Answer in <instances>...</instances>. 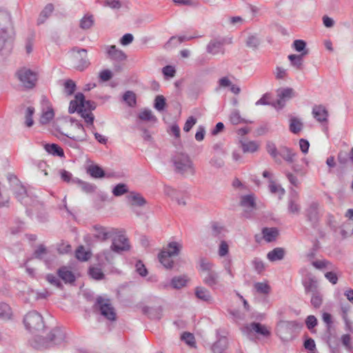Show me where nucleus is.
<instances>
[{
	"label": "nucleus",
	"instance_id": "obj_10",
	"mask_svg": "<svg viewBox=\"0 0 353 353\" xmlns=\"http://www.w3.org/2000/svg\"><path fill=\"white\" fill-rule=\"evenodd\" d=\"M72 132L69 134H64L67 137L75 141H85L87 140V133L81 123L77 121L71 119L70 123ZM63 134V133H62Z\"/></svg>",
	"mask_w": 353,
	"mask_h": 353
},
{
	"label": "nucleus",
	"instance_id": "obj_4",
	"mask_svg": "<svg viewBox=\"0 0 353 353\" xmlns=\"http://www.w3.org/2000/svg\"><path fill=\"white\" fill-rule=\"evenodd\" d=\"M301 327L302 324L296 321H282L276 325V334L283 341H289Z\"/></svg>",
	"mask_w": 353,
	"mask_h": 353
},
{
	"label": "nucleus",
	"instance_id": "obj_27",
	"mask_svg": "<svg viewBox=\"0 0 353 353\" xmlns=\"http://www.w3.org/2000/svg\"><path fill=\"white\" fill-rule=\"evenodd\" d=\"M262 234L266 242L275 241L279 235V230L276 228H264L262 230Z\"/></svg>",
	"mask_w": 353,
	"mask_h": 353
},
{
	"label": "nucleus",
	"instance_id": "obj_57",
	"mask_svg": "<svg viewBox=\"0 0 353 353\" xmlns=\"http://www.w3.org/2000/svg\"><path fill=\"white\" fill-rule=\"evenodd\" d=\"M181 339L189 346L195 347V339L192 334L190 332H184L181 335Z\"/></svg>",
	"mask_w": 353,
	"mask_h": 353
},
{
	"label": "nucleus",
	"instance_id": "obj_14",
	"mask_svg": "<svg viewBox=\"0 0 353 353\" xmlns=\"http://www.w3.org/2000/svg\"><path fill=\"white\" fill-rule=\"evenodd\" d=\"M77 53L74 56L75 68L79 71H83L90 65L85 49L74 48Z\"/></svg>",
	"mask_w": 353,
	"mask_h": 353
},
{
	"label": "nucleus",
	"instance_id": "obj_13",
	"mask_svg": "<svg viewBox=\"0 0 353 353\" xmlns=\"http://www.w3.org/2000/svg\"><path fill=\"white\" fill-rule=\"evenodd\" d=\"M94 232V237L99 241H105L117 234V229L94 225L92 227Z\"/></svg>",
	"mask_w": 353,
	"mask_h": 353
},
{
	"label": "nucleus",
	"instance_id": "obj_47",
	"mask_svg": "<svg viewBox=\"0 0 353 353\" xmlns=\"http://www.w3.org/2000/svg\"><path fill=\"white\" fill-rule=\"evenodd\" d=\"M88 173L94 178H101L105 175V172L103 169L97 165L89 166L88 168Z\"/></svg>",
	"mask_w": 353,
	"mask_h": 353
},
{
	"label": "nucleus",
	"instance_id": "obj_30",
	"mask_svg": "<svg viewBox=\"0 0 353 353\" xmlns=\"http://www.w3.org/2000/svg\"><path fill=\"white\" fill-rule=\"evenodd\" d=\"M303 128V123L300 119L292 117L290 119V131L295 134H299Z\"/></svg>",
	"mask_w": 353,
	"mask_h": 353
},
{
	"label": "nucleus",
	"instance_id": "obj_1",
	"mask_svg": "<svg viewBox=\"0 0 353 353\" xmlns=\"http://www.w3.org/2000/svg\"><path fill=\"white\" fill-rule=\"evenodd\" d=\"M96 108V104L94 101L85 100L84 95L79 92L75 95L74 100L70 103L69 112H79L85 121L90 124L94 128V116L92 111Z\"/></svg>",
	"mask_w": 353,
	"mask_h": 353
},
{
	"label": "nucleus",
	"instance_id": "obj_49",
	"mask_svg": "<svg viewBox=\"0 0 353 353\" xmlns=\"http://www.w3.org/2000/svg\"><path fill=\"white\" fill-rule=\"evenodd\" d=\"M123 99L130 107H134L137 103L136 95L132 91H126L123 96Z\"/></svg>",
	"mask_w": 353,
	"mask_h": 353
},
{
	"label": "nucleus",
	"instance_id": "obj_52",
	"mask_svg": "<svg viewBox=\"0 0 353 353\" xmlns=\"http://www.w3.org/2000/svg\"><path fill=\"white\" fill-rule=\"evenodd\" d=\"M311 304L315 308H319L322 305L323 298L321 292L319 291L311 293Z\"/></svg>",
	"mask_w": 353,
	"mask_h": 353
},
{
	"label": "nucleus",
	"instance_id": "obj_21",
	"mask_svg": "<svg viewBox=\"0 0 353 353\" xmlns=\"http://www.w3.org/2000/svg\"><path fill=\"white\" fill-rule=\"evenodd\" d=\"M246 328L265 337L270 336L271 334L270 329L266 325L260 323H251Z\"/></svg>",
	"mask_w": 353,
	"mask_h": 353
},
{
	"label": "nucleus",
	"instance_id": "obj_48",
	"mask_svg": "<svg viewBox=\"0 0 353 353\" xmlns=\"http://www.w3.org/2000/svg\"><path fill=\"white\" fill-rule=\"evenodd\" d=\"M254 288L258 293L262 294H268L271 290V288L267 282L255 283Z\"/></svg>",
	"mask_w": 353,
	"mask_h": 353
},
{
	"label": "nucleus",
	"instance_id": "obj_36",
	"mask_svg": "<svg viewBox=\"0 0 353 353\" xmlns=\"http://www.w3.org/2000/svg\"><path fill=\"white\" fill-rule=\"evenodd\" d=\"M241 147L244 153H253L259 150V144L255 141H249L242 142Z\"/></svg>",
	"mask_w": 353,
	"mask_h": 353
},
{
	"label": "nucleus",
	"instance_id": "obj_25",
	"mask_svg": "<svg viewBox=\"0 0 353 353\" xmlns=\"http://www.w3.org/2000/svg\"><path fill=\"white\" fill-rule=\"evenodd\" d=\"M182 248V245L176 241L170 242L165 248H164L161 252H165L168 254L172 256H178Z\"/></svg>",
	"mask_w": 353,
	"mask_h": 353
},
{
	"label": "nucleus",
	"instance_id": "obj_55",
	"mask_svg": "<svg viewBox=\"0 0 353 353\" xmlns=\"http://www.w3.org/2000/svg\"><path fill=\"white\" fill-rule=\"evenodd\" d=\"M269 190L273 194L278 193L280 196L285 194V190L272 180L270 181Z\"/></svg>",
	"mask_w": 353,
	"mask_h": 353
},
{
	"label": "nucleus",
	"instance_id": "obj_8",
	"mask_svg": "<svg viewBox=\"0 0 353 353\" xmlns=\"http://www.w3.org/2000/svg\"><path fill=\"white\" fill-rule=\"evenodd\" d=\"M110 250L115 253L121 254L123 252L130 250V245L128 239L123 234L117 230L116 235L112 238Z\"/></svg>",
	"mask_w": 353,
	"mask_h": 353
},
{
	"label": "nucleus",
	"instance_id": "obj_32",
	"mask_svg": "<svg viewBox=\"0 0 353 353\" xmlns=\"http://www.w3.org/2000/svg\"><path fill=\"white\" fill-rule=\"evenodd\" d=\"M108 54L112 59L123 61L126 59L125 54L122 50L117 49L115 46H111L108 48Z\"/></svg>",
	"mask_w": 353,
	"mask_h": 353
},
{
	"label": "nucleus",
	"instance_id": "obj_17",
	"mask_svg": "<svg viewBox=\"0 0 353 353\" xmlns=\"http://www.w3.org/2000/svg\"><path fill=\"white\" fill-rule=\"evenodd\" d=\"M288 212L291 214H298L301 211V205L299 204V195L296 190L290 192L288 204Z\"/></svg>",
	"mask_w": 353,
	"mask_h": 353
},
{
	"label": "nucleus",
	"instance_id": "obj_40",
	"mask_svg": "<svg viewBox=\"0 0 353 353\" xmlns=\"http://www.w3.org/2000/svg\"><path fill=\"white\" fill-rule=\"evenodd\" d=\"M198 37L197 36H173L170 38L167 44L170 46H177L185 41H190L194 38Z\"/></svg>",
	"mask_w": 353,
	"mask_h": 353
},
{
	"label": "nucleus",
	"instance_id": "obj_58",
	"mask_svg": "<svg viewBox=\"0 0 353 353\" xmlns=\"http://www.w3.org/2000/svg\"><path fill=\"white\" fill-rule=\"evenodd\" d=\"M34 113V108L33 107H28L27 109H26V125L27 127H31L32 126L33 123H34V121H33V119H32V116Z\"/></svg>",
	"mask_w": 353,
	"mask_h": 353
},
{
	"label": "nucleus",
	"instance_id": "obj_38",
	"mask_svg": "<svg viewBox=\"0 0 353 353\" xmlns=\"http://www.w3.org/2000/svg\"><path fill=\"white\" fill-rule=\"evenodd\" d=\"M12 315L11 307L6 303H0V319L9 320L11 319Z\"/></svg>",
	"mask_w": 353,
	"mask_h": 353
},
{
	"label": "nucleus",
	"instance_id": "obj_23",
	"mask_svg": "<svg viewBox=\"0 0 353 353\" xmlns=\"http://www.w3.org/2000/svg\"><path fill=\"white\" fill-rule=\"evenodd\" d=\"M126 199L131 205L142 207L147 203L143 196L140 193L136 192H130Z\"/></svg>",
	"mask_w": 353,
	"mask_h": 353
},
{
	"label": "nucleus",
	"instance_id": "obj_11",
	"mask_svg": "<svg viewBox=\"0 0 353 353\" xmlns=\"http://www.w3.org/2000/svg\"><path fill=\"white\" fill-rule=\"evenodd\" d=\"M231 38H216L210 40L206 47V51L212 55L218 54H223L225 53L224 45L226 43H232Z\"/></svg>",
	"mask_w": 353,
	"mask_h": 353
},
{
	"label": "nucleus",
	"instance_id": "obj_54",
	"mask_svg": "<svg viewBox=\"0 0 353 353\" xmlns=\"http://www.w3.org/2000/svg\"><path fill=\"white\" fill-rule=\"evenodd\" d=\"M89 274L92 278L96 280L103 279L104 274L101 269L98 267H91L89 269Z\"/></svg>",
	"mask_w": 353,
	"mask_h": 353
},
{
	"label": "nucleus",
	"instance_id": "obj_59",
	"mask_svg": "<svg viewBox=\"0 0 353 353\" xmlns=\"http://www.w3.org/2000/svg\"><path fill=\"white\" fill-rule=\"evenodd\" d=\"M252 264L254 270L258 274H261L265 270V264L263 261L259 258H254L252 261Z\"/></svg>",
	"mask_w": 353,
	"mask_h": 353
},
{
	"label": "nucleus",
	"instance_id": "obj_33",
	"mask_svg": "<svg viewBox=\"0 0 353 353\" xmlns=\"http://www.w3.org/2000/svg\"><path fill=\"white\" fill-rule=\"evenodd\" d=\"M54 10V6L52 3L47 4L41 12L38 19L37 23L39 25L43 23L51 15Z\"/></svg>",
	"mask_w": 353,
	"mask_h": 353
},
{
	"label": "nucleus",
	"instance_id": "obj_15",
	"mask_svg": "<svg viewBox=\"0 0 353 353\" xmlns=\"http://www.w3.org/2000/svg\"><path fill=\"white\" fill-rule=\"evenodd\" d=\"M240 205L244 208V214L246 217H250L253 210L256 209L255 198L254 194H247L241 198Z\"/></svg>",
	"mask_w": 353,
	"mask_h": 353
},
{
	"label": "nucleus",
	"instance_id": "obj_6",
	"mask_svg": "<svg viewBox=\"0 0 353 353\" xmlns=\"http://www.w3.org/2000/svg\"><path fill=\"white\" fill-rule=\"evenodd\" d=\"M23 323L26 329L31 332L41 331L44 327L43 317L36 311L28 312L23 319Z\"/></svg>",
	"mask_w": 353,
	"mask_h": 353
},
{
	"label": "nucleus",
	"instance_id": "obj_62",
	"mask_svg": "<svg viewBox=\"0 0 353 353\" xmlns=\"http://www.w3.org/2000/svg\"><path fill=\"white\" fill-rule=\"evenodd\" d=\"M75 88H76V84L72 80L69 79L65 82L64 90H65V92L68 95L72 94L75 90Z\"/></svg>",
	"mask_w": 353,
	"mask_h": 353
},
{
	"label": "nucleus",
	"instance_id": "obj_31",
	"mask_svg": "<svg viewBox=\"0 0 353 353\" xmlns=\"http://www.w3.org/2000/svg\"><path fill=\"white\" fill-rule=\"evenodd\" d=\"M10 21V14L8 10L0 9V30H8Z\"/></svg>",
	"mask_w": 353,
	"mask_h": 353
},
{
	"label": "nucleus",
	"instance_id": "obj_16",
	"mask_svg": "<svg viewBox=\"0 0 353 353\" xmlns=\"http://www.w3.org/2000/svg\"><path fill=\"white\" fill-rule=\"evenodd\" d=\"M54 117V110L48 99L43 98L42 100V113L39 122L42 125L48 123Z\"/></svg>",
	"mask_w": 353,
	"mask_h": 353
},
{
	"label": "nucleus",
	"instance_id": "obj_24",
	"mask_svg": "<svg viewBox=\"0 0 353 353\" xmlns=\"http://www.w3.org/2000/svg\"><path fill=\"white\" fill-rule=\"evenodd\" d=\"M203 282L210 288L214 289L219 282V275L216 271L206 274Z\"/></svg>",
	"mask_w": 353,
	"mask_h": 353
},
{
	"label": "nucleus",
	"instance_id": "obj_22",
	"mask_svg": "<svg viewBox=\"0 0 353 353\" xmlns=\"http://www.w3.org/2000/svg\"><path fill=\"white\" fill-rule=\"evenodd\" d=\"M307 54V51H304L301 54H290L288 58L290 61V65L297 70H302L303 68V57Z\"/></svg>",
	"mask_w": 353,
	"mask_h": 353
},
{
	"label": "nucleus",
	"instance_id": "obj_43",
	"mask_svg": "<svg viewBox=\"0 0 353 353\" xmlns=\"http://www.w3.org/2000/svg\"><path fill=\"white\" fill-rule=\"evenodd\" d=\"M72 183L77 184L79 186V188L86 193L92 192L95 190L94 185L89 183L82 181L77 178H76L75 179H72Z\"/></svg>",
	"mask_w": 353,
	"mask_h": 353
},
{
	"label": "nucleus",
	"instance_id": "obj_42",
	"mask_svg": "<svg viewBox=\"0 0 353 353\" xmlns=\"http://www.w3.org/2000/svg\"><path fill=\"white\" fill-rule=\"evenodd\" d=\"M266 150L268 154L276 162L281 163V159L279 158V150H277L276 145L274 143L268 141L266 144Z\"/></svg>",
	"mask_w": 353,
	"mask_h": 353
},
{
	"label": "nucleus",
	"instance_id": "obj_28",
	"mask_svg": "<svg viewBox=\"0 0 353 353\" xmlns=\"http://www.w3.org/2000/svg\"><path fill=\"white\" fill-rule=\"evenodd\" d=\"M285 250L282 248H276L267 254V259L271 261H281L284 258Z\"/></svg>",
	"mask_w": 353,
	"mask_h": 353
},
{
	"label": "nucleus",
	"instance_id": "obj_61",
	"mask_svg": "<svg viewBox=\"0 0 353 353\" xmlns=\"http://www.w3.org/2000/svg\"><path fill=\"white\" fill-rule=\"evenodd\" d=\"M94 21L92 16H85L80 21V27L82 29H89L93 25Z\"/></svg>",
	"mask_w": 353,
	"mask_h": 353
},
{
	"label": "nucleus",
	"instance_id": "obj_41",
	"mask_svg": "<svg viewBox=\"0 0 353 353\" xmlns=\"http://www.w3.org/2000/svg\"><path fill=\"white\" fill-rule=\"evenodd\" d=\"M188 282L186 276H174L171 280V285L174 289H181L185 286Z\"/></svg>",
	"mask_w": 353,
	"mask_h": 353
},
{
	"label": "nucleus",
	"instance_id": "obj_64",
	"mask_svg": "<svg viewBox=\"0 0 353 353\" xmlns=\"http://www.w3.org/2000/svg\"><path fill=\"white\" fill-rule=\"evenodd\" d=\"M47 254V249L43 245H39L34 252V256L37 259H43Z\"/></svg>",
	"mask_w": 353,
	"mask_h": 353
},
{
	"label": "nucleus",
	"instance_id": "obj_18",
	"mask_svg": "<svg viewBox=\"0 0 353 353\" xmlns=\"http://www.w3.org/2000/svg\"><path fill=\"white\" fill-rule=\"evenodd\" d=\"M303 285L306 293L311 294L319 291L317 279L311 273L307 274L303 281Z\"/></svg>",
	"mask_w": 353,
	"mask_h": 353
},
{
	"label": "nucleus",
	"instance_id": "obj_46",
	"mask_svg": "<svg viewBox=\"0 0 353 353\" xmlns=\"http://www.w3.org/2000/svg\"><path fill=\"white\" fill-rule=\"evenodd\" d=\"M76 257L81 261H88L91 256V252L86 251L83 245H80L76 250Z\"/></svg>",
	"mask_w": 353,
	"mask_h": 353
},
{
	"label": "nucleus",
	"instance_id": "obj_63",
	"mask_svg": "<svg viewBox=\"0 0 353 353\" xmlns=\"http://www.w3.org/2000/svg\"><path fill=\"white\" fill-rule=\"evenodd\" d=\"M165 105V99L163 96L158 95L155 98L154 108L159 110H163Z\"/></svg>",
	"mask_w": 353,
	"mask_h": 353
},
{
	"label": "nucleus",
	"instance_id": "obj_53",
	"mask_svg": "<svg viewBox=\"0 0 353 353\" xmlns=\"http://www.w3.org/2000/svg\"><path fill=\"white\" fill-rule=\"evenodd\" d=\"M127 192H128V189L125 183H119L112 190V194L115 196H120Z\"/></svg>",
	"mask_w": 353,
	"mask_h": 353
},
{
	"label": "nucleus",
	"instance_id": "obj_50",
	"mask_svg": "<svg viewBox=\"0 0 353 353\" xmlns=\"http://www.w3.org/2000/svg\"><path fill=\"white\" fill-rule=\"evenodd\" d=\"M139 118L143 121L156 122L157 118L150 110H144L139 114Z\"/></svg>",
	"mask_w": 353,
	"mask_h": 353
},
{
	"label": "nucleus",
	"instance_id": "obj_39",
	"mask_svg": "<svg viewBox=\"0 0 353 353\" xmlns=\"http://www.w3.org/2000/svg\"><path fill=\"white\" fill-rule=\"evenodd\" d=\"M227 347V339L225 337L220 338L212 346L213 353H223V351Z\"/></svg>",
	"mask_w": 353,
	"mask_h": 353
},
{
	"label": "nucleus",
	"instance_id": "obj_45",
	"mask_svg": "<svg viewBox=\"0 0 353 353\" xmlns=\"http://www.w3.org/2000/svg\"><path fill=\"white\" fill-rule=\"evenodd\" d=\"M312 264L315 268L318 270H323L325 268L332 270L334 269V265L329 261L325 259L314 261L312 263Z\"/></svg>",
	"mask_w": 353,
	"mask_h": 353
},
{
	"label": "nucleus",
	"instance_id": "obj_20",
	"mask_svg": "<svg viewBox=\"0 0 353 353\" xmlns=\"http://www.w3.org/2000/svg\"><path fill=\"white\" fill-rule=\"evenodd\" d=\"M296 156L297 153L293 149L284 145L279 147V157H281L287 163H293Z\"/></svg>",
	"mask_w": 353,
	"mask_h": 353
},
{
	"label": "nucleus",
	"instance_id": "obj_51",
	"mask_svg": "<svg viewBox=\"0 0 353 353\" xmlns=\"http://www.w3.org/2000/svg\"><path fill=\"white\" fill-rule=\"evenodd\" d=\"M28 295L34 300H39L47 298L50 295V293L46 290L42 292H36L33 290H30L28 291Z\"/></svg>",
	"mask_w": 353,
	"mask_h": 353
},
{
	"label": "nucleus",
	"instance_id": "obj_19",
	"mask_svg": "<svg viewBox=\"0 0 353 353\" xmlns=\"http://www.w3.org/2000/svg\"><path fill=\"white\" fill-rule=\"evenodd\" d=\"M312 114L313 117L319 123L327 122L328 111L323 105H315L312 108Z\"/></svg>",
	"mask_w": 353,
	"mask_h": 353
},
{
	"label": "nucleus",
	"instance_id": "obj_9",
	"mask_svg": "<svg viewBox=\"0 0 353 353\" xmlns=\"http://www.w3.org/2000/svg\"><path fill=\"white\" fill-rule=\"evenodd\" d=\"M95 306L99 310L101 315L105 318L110 321L115 320L116 313L110 299L99 296L97 299Z\"/></svg>",
	"mask_w": 353,
	"mask_h": 353
},
{
	"label": "nucleus",
	"instance_id": "obj_60",
	"mask_svg": "<svg viewBox=\"0 0 353 353\" xmlns=\"http://www.w3.org/2000/svg\"><path fill=\"white\" fill-rule=\"evenodd\" d=\"M214 265L206 260V259H201L200 261V268L202 271L205 272L206 274L210 272H213V268Z\"/></svg>",
	"mask_w": 353,
	"mask_h": 353
},
{
	"label": "nucleus",
	"instance_id": "obj_26",
	"mask_svg": "<svg viewBox=\"0 0 353 353\" xmlns=\"http://www.w3.org/2000/svg\"><path fill=\"white\" fill-rule=\"evenodd\" d=\"M12 47V41L8 30H0V52L3 50H10Z\"/></svg>",
	"mask_w": 353,
	"mask_h": 353
},
{
	"label": "nucleus",
	"instance_id": "obj_44",
	"mask_svg": "<svg viewBox=\"0 0 353 353\" xmlns=\"http://www.w3.org/2000/svg\"><path fill=\"white\" fill-rule=\"evenodd\" d=\"M245 43L247 47L252 50H256L261 43V40L258 35L250 34L248 37Z\"/></svg>",
	"mask_w": 353,
	"mask_h": 353
},
{
	"label": "nucleus",
	"instance_id": "obj_12",
	"mask_svg": "<svg viewBox=\"0 0 353 353\" xmlns=\"http://www.w3.org/2000/svg\"><path fill=\"white\" fill-rule=\"evenodd\" d=\"M305 215L312 226H316L321 216L319 203L312 201L310 203L305 210Z\"/></svg>",
	"mask_w": 353,
	"mask_h": 353
},
{
	"label": "nucleus",
	"instance_id": "obj_2",
	"mask_svg": "<svg viewBox=\"0 0 353 353\" xmlns=\"http://www.w3.org/2000/svg\"><path fill=\"white\" fill-rule=\"evenodd\" d=\"M65 339V334L60 328H54L46 338L36 336L32 342V345L36 349H46L54 345H61Z\"/></svg>",
	"mask_w": 353,
	"mask_h": 353
},
{
	"label": "nucleus",
	"instance_id": "obj_35",
	"mask_svg": "<svg viewBox=\"0 0 353 353\" xmlns=\"http://www.w3.org/2000/svg\"><path fill=\"white\" fill-rule=\"evenodd\" d=\"M172 256H170L165 252H161L159 254L158 258L159 262L166 268L171 269L173 267L174 261L172 259Z\"/></svg>",
	"mask_w": 353,
	"mask_h": 353
},
{
	"label": "nucleus",
	"instance_id": "obj_56",
	"mask_svg": "<svg viewBox=\"0 0 353 353\" xmlns=\"http://www.w3.org/2000/svg\"><path fill=\"white\" fill-rule=\"evenodd\" d=\"M294 90L292 88H286L278 90V97L282 98L283 100L289 99L292 97Z\"/></svg>",
	"mask_w": 353,
	"mask_h": 353
},
{
	"label": "nucleus",
	"instance_id": "obj_34",
	"mask_svg": "<svg viewBox=\"0 0 353 353\" xmlns=\"http://www.w3.org/2000/svg\"><path fill=\"white\" fill-rule=\"evenodd\" d=\"M46 152L53 156L63 157L64 152L63 150L57 144H46L44 146Z\"/></svg>",
	"mask_w": 353,
	"mask_h": 353
},
{
	"label": "nucleus",
	"instance_id": "obj_3",
	"mask_svg": "<svg viewBox=\"0 0 353 353\" xmlns=\"http://www.w3.org/2000/svg\"><path fill=\"white\" fill-rule=\"evenodd\" d=\"M7 179L16 199L24 205H30L33 201L32 199L17 176L9 174Z\"/></svg>",
	"mask_w": 353,
	"mask_h": 353
},
{
	"label": "nucleus",
	"instance_id": "obj_7",
	"mask_svg": "<svg viewBox=\"0 0 353 353\" xmlns=\"http://www.w3.org/2000/svg\"><path fill=\"white\" fill-rule=\"evenodd\" d=\"M16 76L21 85L27 89H31L36 85L37 81V73L28 68H22L18 70Z\"/></svg>",
	"mask_w": 353,
	"mask_h": 353
},
{
	"label": "nucleus",
	"instance_id": "obj_37",
	"mask_svg": "<svg viewBox=\"0 0 353 353\" xmlns=\"http://www.w3.org/2000/svg\"><path fill=\"white\" fill-rule=\"evenodd\" d=\"M196 296L204 301H210L212 300V296L209 290L203 287H197L195 289Z\"/></svg>",
	"mask_w": 353,
	"mask_h": 353
},
{
	"label": "nucleus",
	"instance_id": "obj_5",
	"mask_svg": "<svg viewBox=\"0 0 353 353\" xmlns=\"http://www.w3.org/2000/svg\"><path fill=\"white\" fill-rule=\"evenodd\" d=\"M175 171L181 174L193 175L195 172L193 163L186 154H177L172 158Z\"/></svg>",
	"mask_w": 353,
	"mask_h": 353
},
{
	"label": "nucleus",
	"instance_id": "obj_29",
	"mask_svg": "<svg viewBox=\"0 0 353 353\" xmlns=\"http://www.w3.org/2000/svg\"><path fill=\"white\" fill-rule=\"evenodd\" d=\"M58 275L65 282V283H72L75 281V276L73 273L68 270L66 267H61L58 270Z\"/></svg>",
	"mask_w": 353,
	"mask_h": 353
}]
</instances>
